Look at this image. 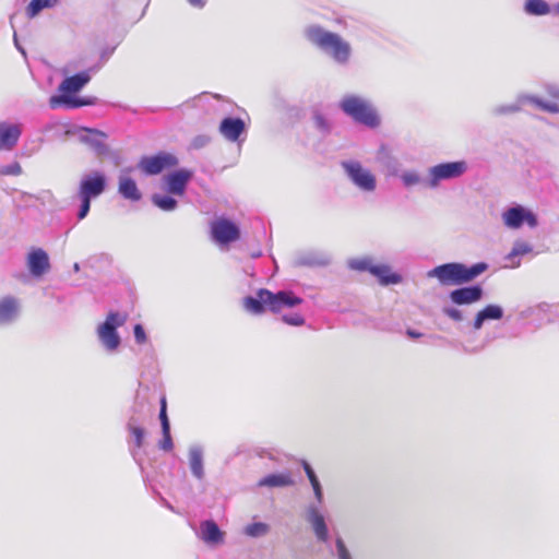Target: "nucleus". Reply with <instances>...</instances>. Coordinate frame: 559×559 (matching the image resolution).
I'll return each mask as SVG.
<instances>
[{"label": "nucleus", "instance_id": "1", "mask_svg": "<svg viewBox=\"0 0 559 559\" xmlns=\"http://www.w3.org/2000/svg\"><path fill=\"white\" fill-rule=\"evenodd\" d=\"M306 38L330 56L336 63L345 66L348 63L352 47L338 34L329 32L319 25H310L305 29Z\"/></svg>", "mask_w": 559, "mask_h": 559}, {"label": "nucleus", "instance_id": "2", "mask_svg": "<svg viewBox=\"0 0 559 559\" xmlns=\"http://www.w3.org/2000/svg\"><path fill=\"white\" fill-rule=\"evenodd\" d=\"M487 269L488 264L485 262H478L471 266L450 262L433 267L427 273V276L437 278L442 285H462L474 281Z\"/></svg>", "mask_w": 559, "mask_h": 559}, {"label": "nucleus", "instance_id": "3", "mask_svg": "<svg viewBox=\"0 0 559 559\" xmlns=\"http://www.w3.org/2000/svg\"><path fill=\"white\" fill-rule=\"evenodd\" d=\"M91 81L90 71H82L72 76L66 78L59 85L60 95H52L49 98V106L55 109L60 106L67 108H79L94 104V98H82L70 94L80 92Z\"/></svg>", "mask_w": 559, "mask_h": 559}, {"label": "nucleus", "instance_id": "4", "mask_svg": "<svg viewBox=\"0 0 559 559\" xmlns=\"http://www.w3.org/2000/svg\"><path fill=\"white\" fill-rule=\"evenodd\" d=\"M342 111L350 117L354 121L368 128H377L380 126V117L373 105L366 98L348 94L343 96L338 104Z\"/></svg>", "mask_w": 559, "mask_h": 559}, {"label": "nucleus", "instance_id": "5", "mask_svg": "<svg viewBox=\"0 0 559 559\" xmlns=\"http://www.w3.org/2000/svg\"><path fill=\"white\" fill-rule=\"evenodd\" d=\"M127 321V314L111 311L107 314L106 320L97 328V337L102 346L109 353L116 352L121 344V337L117 329L122 326Z\"/></svg>", "mask_w": 559, "mask_h": 559}, {"label": "nucleus", "instance_id": "6", "mask_svg": "<svg viewBox=\"0 0 559 559\" xmlns=\"http://www.w3.org/2000/svg\"><path fill=\"white\" fill-rule=\"evenodd\" d=\"M346 178L359 191L372 193L377 189V178L370 169L362 166L359 160L346 159L340 163Z\"/></svg>", "mask_w": 559, "mask_h": 559}, {"label": "nucleus", "instance_id": "7", "mask_svg": "<svg viewBox=\"0 0 559 559\" xmlns=\"http://www.w3.org/2000/svg\"><path fill=\"white\" fill-rule=\"evenodd\" d=\"M468 169L465 160L440 163L428 168L426 188L437 189L441 181L462 177Z\"/></svg>", "mask_w": 559, "mask_h": 559}, {"label": "nucleus", "instance_id": "8", "mask_svg": "<svg viewBox=\"0 0 559 559\" xmlns=\"http://www.w3.org/2000/svg\"><path fill=\"white\" fill-rule=\"evenodd\" d=\"M526 103L533 104L543 111L549 114H559V105L557 103H549L548 100H544L538 96L528 94H520L516 97V102L513 104L498 105L493 107L492 114L495 116L515 114L519 112L521 110L522 105Z\"/></svg>", "mask_w": 559, "mask_h": 559}, {"label": "nucleus", "instance_id": "9", "mask_svg": "<svg viewBox=\"0 0 559 559\" xmlns=\"http://www.w3.org/2000/svg\"><path fill=\"white\" fill-rule=\"evenodd\" d=\"M502 222L509 229H520L524 224L530 228H535L538 225L537 215L520 204L507 209L502 213Z\"/></svg>", "mask_w": 559, "mask_h": 559}, {"label": "nucleus", "instance_id": "10", "mask_svg": "<svg viewBox=\"0 0 559 559\" xmlns=\"http://www.w3.org/2000/svg\"><path fill=\"white\" fill-rule=\"evenodd\" d=\"M179 163L178 158L167 152H160L153 156H144L139 162V168L146 175L160 174L166 168L177 166Z\"/></svg>", "mask_w": 559, "mask_h": 559}, {"label": "nucleus", "instance_id": "11", "mask_svg": "<svg viewBox=\"0 0 559 559\" xmlns=\"http://www.w3.org/2000/svg\"><path fill=\"white\" fill-rule=\"evenodd\" d=\"M106 189V177L100 171L84 175L80 181L78 198L91 200L99 197Z\"/></svg>", "mask_w": 559, "mask_h": 559}, {"label": "nucleus", "instance_id": "12", "mask_svg": "<svg viewBox=\"0 0 559 559\" xmlns=\"http://www.w3.org/2000/svg\"><path fill=\"white\" fill-rule=\"evenodd\" d=\"M262 295L266 298V307L273 312H278L283 307L292 308L302 302L300 297L286 290L272 293L269 289L262 288Z\"/></svg>", "mask_w": 559, "mask_h": 559}, {"label": "nucleus", "instance_id": "13", "mask_svg": "<svg viewBox=\"0 0 559 559\" xmlns=\"http://www.w3.org/2000/svg\"><path fill=\"white\" fill-rule=\"evenodd\" d=\"M22 310L21 300L12 295L0 298V326H9L15 323Z\"/></svg>", "mask_w": 559, "mask_h": 559}, {"label": "nucleus", "instance_id": "14", "mask_svg": "<svg viewBox=\"0 0 559 559\" xmlns=\"http://www.w3.org/2000/svg\"><path fill=\"white\" fill-rule=\"evenodd\" d=\"M306 520L310 524L318 542L326 543L329 540V530L318 504L310 503L306 508Z\"/></svg>", "mask_w": 559, "mask_h": 559}, {"label": "nucleus", "instance_id": "15", "mask_svg": "<svg viewBox=\"0 0 559 559\" xmlns=\"http://www.w3.org/2000/svg\"><path fill=\"white\" fill-rule=\"evenodd\" d=\"M212 235L218 243L226 245L236 241L240 231L236 224L229 219L221 218L212 224Z\"/></svg>", "mask_w": 559, "mask_h": 559}, {"label": "nucleus", "instance_id": "16", "mask_svg": "<svg viewBox=\"0 0 559 559\" xmlns=\"http://www.w3.org/2000/svg\"><path fill=\"white\" fill-rule=\"evenodd\" d=\"M484 289L479 285L456 288L449 294L450 300L456 306L473 305L481 300Z\"/></svg>", "mask_w": 559, "mask_h": 559}, {"label": "nucleus", "instance_id": "17", "mask_svg": "<svg viewBox=\"0 0 559 559\" xmlns=\"http://www.w3.org/2000/svg\"><path fill=\"white\" fill-rule=\"evenodd\" d=\"M85 133L80 134L79 139L82 143L88 145L97 156H106L109 153V147L105 143L107 134L97 129L82 128Z\"/></svg>", "mask_w": 559, "mask_h": 559}, {"label": "nucleus", "instance_id": "18", "mask_svg": "<svg viewBox=\"0 0 559 559\" xmlns=\"http://www.w3.org/2000/svg\"><path fill=\"white\" fill-rule=\"evenodd\" d=\"M193 173L188 169H178L164 177L166 191L170 194L182 195L192 178Z\"/></svg>", "mask_w": 559, "mask_h": 559}, {"label": "nucleus", "instance_id": "19", "mask_svg": "<svg viewBox=\"0 0 559 559\" xmlns=\"http://www.w3.org/2000/svg\"><path fill=\"white\" fill-rule=\"evenodd\" d=\"M23 129L20 123L0 122V151H12L19 143Z\"/></svg>", "mask_w": 559, "mask_h": 559}, {"label": "nucleus", "instance_id": "20", "mask_svg": "<svg viewBox=\"0 0 559 559\" xmlns=\"http://www.w3.org/2000/svg\"><path fill=\"white\" fill-rule=\"evenodd\" d=\"M27 267L35 277L45 274L50 267L47 252L40 248L33 249L27 255Z\"/></svg>", "mask_w": 559, "mask_h": 559}, {"label": "nucleus", "instance_id": "21", "mask_svg": "<svg viewBox=\"0 0 559 559\" xmlns=\"http://www.w3.org/2000/svg\"><path fill=\"white\" fill-rule=\"evenodd\" d=\"M246 124L241 118L227 117L222 120L219 124V132L222 135L230 141H238L239 136L245 132Z\"/></svg>", "mask_w": 559, "mask_h": 559}, {"label": "nucleus", "instance_id": "22", "mask_svg": "<svg viewBox=\"0 0 559 559\" xmlns=\"http://www.w3.org/2000/svg\"><path fill=\"white\" fill-rule=\"evenodd\" d=\"M198 536L207 545H217L224 540V533L213 520L200 523Z\"/></svg>", "mask_w": 559, "mask_h": 559}, {"label": "nucleus", "instance_id": "23", "mask_svg": "<svg viewBox=\"0 0 559 559\" xmlns=\"http://www.w3.org/2000/svg\"><path fill=\"white\" fill-rule=\"evenodd\" d=\"M503 317V309L499 305L490 304L479 310L473 321V329L480 330L485 322L500 320Z\"/></svg>", "mask_w": 559, "mask_h": 559}, {"label": "nucleus", "instance_id": "24", "mask_svg": "<svg viewBox=\"0 0 559 559\" xmlns=\"http://www.w3.org/2000/svg\"><path fill=\"white\" fill-rule=\"evenodd\" d=\"M189 466L197 479L204 478L203 448L201 445L194 444L189 448Z\"/></svg>", "mask_w": 559, "mask_h": 559}, {"label": "nucleus", "instance_id": "25", "mask_svg": "<svg viewBox=\"0 0 559 559\" xmlns=\"http://www.w3.org/2000/svg\"><path fill=\"white\" fill-rule=\"evenodd\" d=\"M370 274L376 276L379 283L383 286L391 284H399L402 282V276L397 273H393L388 264H374L370 269Z\"/></svg>", "mask_w": 559, "mask_h": 559}, {"label": "nucleus", "instance_id": "26", "mask_svg": "<svg viewBox=\"0 0 559 559\" xmlns=\"http://www.w3.org/2000/svg\"><path fill=\"white\" fill-rule=\"evenodd\" d=\"M118 192L123 199L132 202H138L142 198V193L138 188L136 182L130 177H119Z\"/></svg>", "mask_w": 559, "mask_h": 559}, {"label": "nucleus", "instance_id": "27", "mask_svg": "<svg viewBox=\"0 0 559 559\" xmlns=\"http://www.w3.org/2000/svg\"><path fill=\"white\" fill-rule=\"evenodd\" d=\"M294 484L290 473L270 474L261 478L258 483L259 487H288Z\"/></svg>", "mask_w": 559, "mask_h": 559}, {"label": "nucleus", "instance_id": "28", "mask_svg": "<svg viewBox=\"0 0 559 559\" xmlns=\"http://www.w3.org/2000/svg\"><path fill=\"white\" fill-rule=\"evenodd\" d=\"M330 263V257L320 252H305L297 257L296 264L302 266H324Z\"/></svg>", "mask_w": 559, "mask_h": 559}, {"label": "nucleus", "instance_id": "29", "mask_svg": "<svg viewBox=\"0 0 559 559\" xmlns=\"http://www.w3.org/2000/svg\"><path fill=\"white\" fill-rule=\"evenodd\" d=\"M266 307V298L262 295V288L257 292V295L247 296L243 298V308L252 314H261Z\"/></svg>", "mask_w": 559, "mask_h": 559}, {"label": "nucleus", "instance_id": "30", "mask_svg": "<svg viewBox=\"0 0 559 559\" xmlns=\"http://www.w3.org/2000/svg\"><path fill=\"white\" fill-rule=\"evenodd\" d=\"M532 251H533V247L528 242H525L522 240H516L513 243L512 250L506 255L504 259L507 261L511 262L512 267H518V266H520L521 262H520V260L515 261V259L521 255L531 253Z\"/></svg>", "mask_w": 559, "mask_h": 559}, {"label": "nucleus", "instance_id": "31", "mask_svg": "<svg viewBox=\"0 0 559 559\" xmlns=\"http://www.w3.org/2000/svg\"><path fill=\"white\" fill-rule=\"evenodd\" d=\"M524 11L528 15L542 16L550 12V5L545 0H526Z\"/></svg>", "mask_w": 559, "mask_h": 559}, {"label": "nucleus", "instance_id": "32", "mask_svg": "<svg viewBox=\"0 0 559 559\" xmlns=\"http://www.w3.org/2000/svg\"><path fill=\"white\" fill-rule=\"evenodd\" d=\"M57 3L58 0H32L26 8V14L28 17L33 19L44 9L53 8Z\"/></svg>", "mask_w": 559, "mask_h": 559}, {"label": "nucleus", "instance_id": "33", "mask_svg": "<svg viewBox=\"0 0 559 559\" xmlns=\"http://www.w3.org/2000/svg\"><path fill=\"white\" fill-rule=\"evenodd\" d=\"M400 178L405 188H412L419 185L426 187V178H423L416 170H405L401 174Z\"/></svg>", "mask_w": 559, "mask_h": 559}, {"label": "nucleus", "instance_id": "34", "mask_svg": "<svg viewBox=\"0 0 559 559\" xmlns=\"http://www.w3.org/2000/svg\"><path fill=\"white\" fill-rule=\"evenodd\" d=\"M152 203L165 212H171L177 207V200L170 195L155 193L152 195Z\"/></svg>", "mask_w": 559, "mask_h": 559}, {"label": "nucleus", "instance_id": "35", "mask_svg": "<svg viewBox=\"0 0 559 559\" xmlns=\"http://www.w3.org/2000/svg\"><path fill=\"white\" fill-rule=\"evenodd\" d=\"M348 267L359 272H369L373 266V259L370 257L355 258L348 261Z\"/></svg>", "mask_w": 559, "mask_h": 559}, {"label": "nucleus", "instance_id": "36", "mask_svg": "<svg viewBox=\"0 0 559 559\" xmlns=\"http://www.w3.org/2000/svg\"><path fill=\"white\" fill-rule=\"evenodd\" d=\"M270 527L267 524L262 522H255L245 527V534L250 537H261L269 533Z\"/></svg>", "mask_w": 559, "mask_h": 559}, {"label": "nucleus", "instance_id": "37", "mask_svg": "<svg viewBox=\"0 0 559 559\" xmlns=\"http://www.w3.org/2000/svg\"><path fill=\"white\" fill-rule=\"evenodd\" d=\"M332 555L335 559H353V556L347 548L345 542L342 537H336L335 539V549L332 551Z\"/></svg>", "mask_w": 559, "mask_h": 559}, {"label": "nucleus", "instance_id": "38", "mask_svg": "<svg viewBox=\"0 0 559 559\" xmlns=\"http://www.w3.org/2000/svg\"><path fill=\"white\" fill-rule=\"evenodd\" d=\"M314 127L322 133L326 134L331 131V122L320 111L313 112Z\"/></svg>", "mask_w": 559, "mask_h": 559}, {"label": "nucleus", "instance_id": "39", "mask_svg": "<svg viewBox=\"0 0 559 559\" xmlns=\"http://www.w3.org/2000/svg\"><path fill=\"white\" fill-rule=\"evenodd\" d=\"M128 429L132 435V442L136 449H140L143 445L144 439V429L138 426H134L131 421L128 424Z\"/></svg>", "mask_w": 559, "mask_h": 559}, {"label": "nucleus", "instance_id": "40", "mask_svg": "<svg viewBox=\"0 0 559 559\" xmlns=\"http://www.w3.org/2000/svg\"><path fill=\"white\" fill-rule=\"evenodd\" d=\"M442 312L454 322H462L465 319L464 312L455 307H443Z\"/></svg>", "mask_w": 559, "mask_h": 559}, {"label": "nucleus", "instance_id": "41", "mask_svg": "<svg viewBox=\"0 0 559 559\" xmlns=\"http://www.w3.org/2000/svg\"><path fill=\"white\" fill-rule=\"evenodd\" d=\"M0 174L3 176H19L22 174V167L17 162H13L9 165L2 166Z\"/></svg>", "mask_w": 559, "mask_h": 559}, {"label": "nucleus", "instance_id": "42", "mask_svg": "<svg viewBox=\"0 0 559 559\" xmlns=\"http://www.w3.org/2000/svg\"><path fill=\"white\" fill-rule=\"evenodd\" d=\"M283 322L293 326H301L305 324V319L299 313L284 314L282 317Z\"/></svg>", "mask_w": 559, "mask_h": 559}, {"label": "nucleus", "instance_id": "43", "mask_svg": "<svg viewBox=\"0 0 559 559\" xmlns=\"http://www.w3.org/2000/svg\"><path fill=\"white\" fill-rule=\"evenodd\" d=\"M545 93L554 99L552 103H557L559 105V84L556 83H546L544 84Z\"/></svg>", "mask_w": 559, "mask_h": 559}, {"label": "nucleus", "instance_id": "44", "mask_svg": "<svg viewBox=\"0 0 559 559\" xmlns=\"http://www.w3.org/2000/svg\"><path fill=\"white\" fill-rule=\"evenodd\" d=\"M211 142V138L206 134H199L191 141L190 147L193 150H200L205 147Z\"/></svg>", "mask_w": 559, "mask_h": 559}, {"label": "nucleus", "instance_id": "45", "mask_svg": "<svg viewBox=\"0 0 559 559\" xmlns=\"http://www.w3.org/2000/svg\"><path fill=\"white\" fill-rule=\"evenodd\" d=\"M159 420H160L162 430L170 429V424H169V419H168L167 411H166V400L165 399H163L160 402Z\"/></svg>", "mask_w": 559, "mask_h": 559}, {"label": "nucleus", "instance_id": "46", "mask_svg": "<svg viewBox=\"0 0 559 559\" xmlns=\"http://www.w3.org/2000/svg\"><path fill=\"white\" fill-rule=\"evenodd\" d=\"M162 432H163V439L159 442V448L163 451H170L174 448L170 429L162 430Z\"/></svg>", "mask_w": 559, "mask_h": 559}, {"label": "nucleus", "instance_id": "47", "mask_svg": "<svg viewBox=\"0 0 559 559\" xmlns=\"http://www.w3.org/2000/svg\"><path fill=\"white\" fill-rule=\"evenodd\" d=\"M81 201L80 210L78 212V218L81 221L85 218L91 209V200L87 199H79Z\"/></svg>", "mask_w": 559, "mask_h": 559}, {"label": "nucleus", "instance_id": "48", "mask_svg": "<svg viewBox=\"0 0 559 559\" xmlns=\"http://www.w3.org/2000/svg\"><path fill=\"white\" fill-rule=\"evenodd\" d=\"M133 334H134L135 342L138 344H143L146 342V333L141 324L134 325Z\"/></svg>", "mask_w": 559, "mask_h": 559}, {"label": "nucleus", "instance_id": "49", "mask_svg": "<svg viewBox=\"0 0 559 559\" xmlns=\"http://www.w3.org/2000/svg\"><path fill=\"white\" fill-rule=\"evenodd\" d=\"M302 468H304L310 484H313L319 480L313 468L307 461H302Z\"/></svg>", "mask_w": 559, "mask_h": 559}, {"label": "nucleus", "instance_id": "50", "mask_svg": "<svg viewBox=\"0 0 559 559\" xmlns=\"http://www.w3.org/2000/svg\"><path fill=\"white\" fill-rule=\"evenodd\" d=\"M311 487L313 489V493H314V497H316V500H317V503L316 504H321L322 501H323V491H322V487H321V484L320 481H316L313 484H311Z\"/></svg>", "mask_w": 559, "mask_h": 559}, {"label": "nucleus", "instance_id": "51", "mask_svg": "<svg viewBox=\"0 0 559 559\" xmlns=\"http://www.w3.org/2000/svg\"><path fill=\"white\" fill-rule=\"evenodd\" d=\"M188 3L193 7V8H198V9H202L204 8L206 1L205 0H187Z\"/></svg>", "mask_w": 559, "mask_h": 559}, {"label": "nucleus", "instance_id": "52", "mask_svg": "<svg viewBox=\"0 0 559 559\" xmlns=\"http://www.w3.org/2000/svg\"><path fill=\"white\" fill-rule=\"evenodd\" d=\"M13 40H14V45L16 47V49L23 55V57L26 58V51L25 49L19 44V40H17V35L16 33L14 32V35H13Z\"/></svg>", "mask_w": 559, "mask_h": 559}, {"label": "nucleus", "instance_id": "53", "mask_svg": "<svg viewBox=\"0 0 559 559\" xmlns=\"http://www.w3.org/2000/svg\"><path fill=\"white\" fill-rule=\"evenodd\" d=\"M386 167L390 170V174L395 175L396 174V163L395 160L389 158L386 163Z\"/></svg>", "mask_w": 559, "mask_h": 559}, {"label": "nucleus", "instance_id": "54", "mask_svg": "<svg viewBox=\"0 0 559 559\" xmlns=\"http://www.w3.org/2000/svg\"><path fill=\"white\" fill-rule=\"evenodd\" d=\"M407 335L411 337V338H418L421 336V333L415 331V330H407Z\"/></svg>", "mask_w": 559, "mask_h": 559}, {"label": "nucleus", "instance_id": "55", "mask_svg": "<svg viewBox=\"0 0 559 559\" xmlns=\"http://www.w3.org/2000/svg\"><path fill=\"white\" fill-rule=\"evenodd\" d=\"M73 269H74L75 272H79L80 271V264L79 263H74Z\"/></svg>", "mask_w": 559, "mask_h": 559}, {"label": "nucleus", "instance_id": "56", "mask_svg": "<svg viewBox=\"0 0 559 559\" xmlns=\"http://www.w3.org/2000/svg\"><path fill=\"white\" fill-rule=\"evenodd\" d=\"M167 508L170 509V510H174V508L167 503Z\"/></svg>", "mask_w": 559, "mask_h": 559}, {"label": "nucleus", "instance_id": "57", "mask_svg": "<svg viewBox=\"0 0 559 559\" xmlns=\"http://www.w3.org/2000/svg\"><path fill=\"white\" fill-rule=\"evenodd\" d=\"M131 454H132L133 456H135V451H134V450H131Z\"/></svg>", "mask_w": 559, "mask_h": 559}, {"label": "nucleus", "instance_id": "58", "mask_svg": "<svg viewBox=\"0 0 559 559\" xmlns=\"http://www.w3.org/2000/svg\"><path fill=\"white\" fill-rule=\"evenodd\" d=\"M558 11H559V3H558V7H557Z\"/></svg>", "mask_w": 559, "mask_h": 559}]
</instances>
